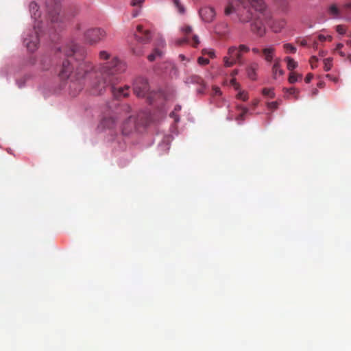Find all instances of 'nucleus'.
Instances as JSON below:
<instances>
[{
  "mask_svg": "<svg viewBox=\"0 0 351 351\" xmlns=\"http://www.w3.org/2000/svg\"><path fill=\"white\" fill-rule=\"evenodd\" d=\"M274 53L275 48L274 45L268 46L261 50L262 56H263L264 60L267 62H271L274 60Z\"/></svg>",
  "mask_w": 351,
  "mask_h": 351,
  "instance_id": "14",
  "label": "nucleus"
},
{
  "mask_svg": "<svg viewBox=\"0 0 351 351\" xmlns=\"http://www.w3.org/2000/svg\"><path fill=\"white\" fill-rule=\"evenodd\" d=\"M106 36V32L99 27L90 28L84 34V38L86 43L89 45H95L103 40Z\"/></svg>",
  "mask_w": 351,
  "mask_h": 351,
  "instance_id": "6",
  "label": "nucleus"
},
{
  "mask_svg": "<svg viewBox=\"0 0 351 351\" xmlns=\"http://www.w3.org/2000/svg\"><path fill=\"white\" fill-rule=\"evenodd\" d=\"M203 53H204V54L208 53V55H209V56L210 58L214 57V51H213V50L207 51L206 49H204Z\"/></svg>",
  "mask_w": 351,
  "mask_h": 351,
  "instance_id": "37",
  "label": "nucleus"
},
{
  "mask_svg": "<svg viewBox=\"0 0 351 351\" xmlns=\"http://www.w3.org/2000/svg\"><path fill=\"white\" fill-rule=\"evenodd\" d=\"M317 60L318 59L315 56L311 58L310 63L312 69H315L316 67V62H317Z\"/></svg>",
  "mask_w": 351,
  "mask_h": 351,
  "instance_id": "34",
  "label": "nucleus"
},
{
  "mask_svg": "<svg viewBox=\"0 0 351 351\" xmlns=\"http://www.w3.org/2000/svg\"><path fill=\"white\" fill-rule=\"evenodd\" d=\"M258 104V99H254L253 102H252V105H253V106L255 108L256 106H257Z\"/></svg>",
  "mask_w": 351,
  "mask_h": 351,
  "instance_id": "44",
  "label": "nucleus"
},
{
  "mask_svg": "<svg viewBox=\"0 0 351 351\" xmlns=\"http://www.w3.org/2000/svg\"><path fill=\"white\" fill-rule=\"evenodd\" d=\"M324 69L325 71H330L332 68V59L331 58H326L324 60Z\"/></svg>",
  "mask_w": 351,
  "mask_h": 351,
  "instance_id": "27",
  "label": "nucleus"
},
{
  "mask_svg": "<svg viewBox=\"0 0 351 351\" xmlns=\"http://www.w3.org/2000/svg\"><path fill=\"white\" fill-rule=\"evenodd\" d=\"M258 69V64L253 63L250 65L247 69V74L248 78L254 81L256 80V71Z\"/></svg>",
  "mask_w": 351,
  "mask_h": 351,
  "instance_id": "16",
  "label": "nucleus"
},
{
  "mask_svg": "<svg viewBox=\"0 0 351 351\" xmlns=\"http://www.w3.org/2000/svg\"><path fill=\"white\" fill-rule=\"evenodd\" d=\"M58 1H60V0H58Z\"/></svg>",
  "mask_w": 351,
  "mask_h": 351,
  "instance_id": "53",
  "label": "nucleus"
},
{
  "mask_svg": "<svg viewBox=\"0 0 351 351\" xmlns=\"http://www.w3.org/2000/svg\"><path fill=\"white\" fill-rule=\"evenodd\" d=\"M278 101H271L267 103V108L270 110H276L278 108Z\"/></svg>",
  "mask_w": 351,
  "mask_h": 351,
  "instance_id": "29",
  "label": "nucleus"
},
{
  "mask_svg": "<svg viewBox=\"0 0 351 351\" xmlns=\"http://www.w3.org/2000/svg\"><path fill=\"white\" fill-rule=\"evenodd\" d=\"M345 7L351 11V2L346 3Z\"/></svg>",
  "mask_w": 351,
  "mask_h": 351,
  "instance_id": "42",
  "label": "nucleus"
},
{
  "mask_svg": "<svg viewBox=\"0 0 351 351\" xmlns=\"http://www.w3.org/2000/svg\"><path fill=\"white\" fill-rule=\"evenodd\" d=\"M199 15L200 17L202 18V20H203L206 23H210L215 19V12L213 8L204 7L200 9Z\"/></svg>",
  "mask_w": 351,
  "mask_h": 351,
  "instance_id": "10",
  "label": "nucleus"
},
{
  "mask_svg": "<svg viewBox=\"0 0 351 351\" xmlns=\"http://www.w3.org/2000/svg\"><path fill=\"white\" fill-rule=\"evenodd\" d=\"M238 74V70H233L232 71L230 75L232 77L234 78V76Z\"/></svg>",
  "mask_w": 351,
  "mask_h": 351,
  "instance_id": "41",
  "label": "nucleus"
},
{
  "mask_svg": "<svg viewBox=\"0 0 351 351\" xmlns=\"http://www.w3.org/2000/svg\"><path fill=\"white\" fill-rule=\"evenodd\" d=\"M252 51H253L255 54H260L261 51L258 48L252 49Z\"/></svg>",
  "mask_w": 351,
  "mask_h": 351,
  "instance_id": "40",
  "label": "nucleus"
},
{
  "mask_svg": "<svg viewBox=\"0 0 351 351\" xmlns=\"http://www.w3.org/2000/svg\"><path fill=\"white\" fill-rule=\"evenodd\" d=\"M252 9L256 14L251 23V30L254 34L263 36L265 33V25L270 21V14L265 10L263 0H228L224 14L228 16L235 13L240 23H246L250 21L254 15Z\"/></svg>",
  "mask_w": 351,
  "mask_h": 351,
  "instance_id": "2",
  "label": "nucleus"
},
{
  "mask_svg": "<svg viewBox=\"0 0 351 351\" xmlns=\"http://www.w3.org/2000/svg\"><path fill=\"white\" fill-rule=\"evenodd\" d=\"M119 119L122 120L120 125V131L123 135L127 136L131 134L135 129L136 118L131 113L130 106L123 104L119 112Z\"/></svg>",
  "mask_w": 351,
  "mask_h": 351,
  "instance_id": "4",
  "label": "nucleus"
},
{
  "mask_svg": "<svg viewBox=\"0 0 351 351\" xmlns=\"http://www.w3.org/2000/svg\"><path fill=\"white\" fill-rule=\"evenodd\" d=\"M237 99H241L243 101H245L248 99L247 93L244 90H239V93L237 95Z\"/></svg>",
  "mask_w": 351,
  "mask_h": 351,
  "instance_id": "24",
  "label": "nucleus"
},
{
  "mask_svg": "<svg viewBox=\"0 0 351 351\" xmlns=\"http://www.w3.org/2000/svg\"><path fill=\"white\" fill-rule=\"evenodd\" d=\"M343 47V45L341 43H338L337 48H335V50L339 51Z\"/></svg>",
  "mask_w": 351,
  "mask_h": 351,
  "instance_id": "43",
  "label": "nucleus"
},
{
  "mask_svg": "<svg viewBox=\"0 0 351 351\" xmlns=\"http://www.w3.org/2000/svg\"><path fill=\"white\" fill-rule=\"evenodd\" d=\"M331 80L334 81V82H337V78L334 77V78L331 79Z\"/></svg>",
  "mask_w": 351,
  "mask_h": 351,
  "instance_id": "48",
  "label": "nucleus"
},
{
  "mask_svg": "<svg viewBox=\"0 0 351 351\" xmlns=\"http://www.w3.org/2000/svg\"><path fill=\"white\" fill-rule=\"evenodd\" d=\"M197 62H199V65H207L208 64V59L199 57V59H197Z\"/></svg>",
  "mask_w": 351,
  "mask_h": 351,
  "instance_id": "32",
  "label": "nucleus"
},
{
  "mask_svg": "<svg viewBox=\"0 0 351 351\" xmlns=\"http://www.w3.org/2000/svg\"><path fill=\"white\" fill-rule=\"evenodd\" d=\"M180 57L182 59H184V56L183 55H180Z\"/></svg>",
  "mask_w": 351,
  "mask_h": 351,
  "instance_id": "50",
  "label": "nucleus"
},
{
  "mask_svg": "<svg viewBox=\"0 0 351 351\" xmlns=\"http://www.w3.org/2000/svg\"><path fill=\"white\" fill-rule=\"evenodd\" d=\"M180 109H181L180 106L178 105L176 106V108H174V111H179V110H180Z\"/></svg>",
  "mask_w": 351,
  "mask_h": 351,
  "instance_id": "45",
  "label": "nucleus"
},
{
  "mask_svg": "<svg viewBox=\"0 0 351 351\" xmlns=\"http://www.w3.org/2000/svg\"><path fill=\"white\" fill-rule=\"evenodd\" d=\"M117 119H119V117H117V115H110L108 117H106L103 118L102 121H101V125H102L103 128L106 129H116L117 125Z\"/></svg>",
  "mask_w": 351,
  "mask_h": 351,
  "instance_id": "11",
  "label": "nucleus"
},
{
  "mask_svg": "<svg viewBox=\"0 0 351 351\" xmlns=\"http://www.w3.org/2000/svg\"><path fill=\"white\" fill-rule=\"evenodd\" d=\"M319 54H320V56H321L322 57H323V56H325V52H324V51H320V53H319Z\"/></svg>",
  "mask_w": 351,
  "mask_h": 351,
  "instance_id": "47",
  "label": "nucleus"
},
{
  "mask_svg": "<svg viewBox=\"0 0 351 351\" xmlns=\"http://www.w3.org/2000/svg\"><path fill=\"white\" fill-rule=\"evenodd\" d=\"M337 32L339 34L343 35L346 33V27L344 25H339L337 27Z\"/></svg>",
  "mask_w": 351,
  "mask_h": 351,
  "instance_id": "30",
  "label": "nucleus"
},
{
  "mask_svg": "<svg viewBox=\"0 0 351 351\" xmlns=\"http://www.w3.org/2000/svg\"><path fill=\"white\" fill-rule=\"evenodd\" d=\"M224 66L229 68L239 64L242 65L241 53L235 47H231L228 50V56L223 58Z\"/></svg>",
  "mask_w": 351,
  "mask_h": 351,
  "instance_id": "7",
  "label": "nucleus"
},
{
  "mask_svg": "<svg viewBox=\"0 0 351 351\" xmlns=\"http://www.w3.org/2000/svg\"><path fill=\"white\" fill-rule=\"evenodd\" d=\"M171 116H174V112H171Z\"/></svg>",
  "mask_w": 351,
  "mask_h": 351,
  "instance_id": "51",
  "label": "nucleus"
},
{
  "mask_svg": "<svg viewBox=\"0 0 351 351\" xmlns=\"http://www.w3.org/2000/svg\"><path fill=\"white\" fill-rule=\"evenodd\" d=\"M174 6L178 9V12L182 14L184 12V8L182 4L180 2V0H173Z\"/></svg>",
  "mask_w": 351,
  "mask_h": 351,
  "instance_id": "25",
  "label": "nucleus"
},
{
  "mask_svg": "<svg viewBox=\"0 0 351 351\" xmlns=\"http://www.w3.org/2000/svg\"><path fill=\"white\" fill-rule=\"evenodd\" d=\"M284 49L287 53H295L297 51V48L293 46L291 43H285L283 45Z\"/></svg>",
  "mask_w": 351,
  "mask_h": 351,
  "instance_id": "23",
  "label": "nucleus"
},
{
  "mask_svg": "<svg viewBox=\"0 0 351 351\" xmlns=\"http://www.w3.org/2000/svg\"><path fill=\"white\" fill-rule=\"evenodd\" d=\"M328 38L330 39V40H331V36H328Z\"/></svg>",
  "mask_w": 351,
  "mask_h": 351,
  "instance_id": "52",
  "label": "nucleus"
},
{
  "mask_svg": "<svg viewBox=\"0 0 351 351\" xmlns=\"http://www.w3.org/2000/svg\"><path fill=\"white\" fill-rule=\"evenodd\" d=\"M262 94H263L265 97H268L271 99H273L275 97L273 88H265L262 89Z\"/></svg>",
  "mask_w": 351,
  "mask_h": 351,
  "instance_id": "22",
  "label": "nucleus"
},
{
  "mask_svg": "<svg viewBox=\"0 0 351 351\" xmlns=\"http://www.w3.org/2000/svg\"><path fill=\"white\" fill-rule=\"evenodd\" d=\"M285 62L287 63V69L288 71H293L298 67V62L294 60L290 56H287L285 58Z\"/></svg>",
  "mask_w": 351,
  "mask_h": 351,
  "instance_id": "18",
  "label": "nucleus"
},
{
  "mask_svg": "<svg viewBox=\"0 0 351 351\" xmlns=\"http://www.w3.org/2000/svg\"><path fill=\"white\" fill-rule=\"evenodd\" d=\"M47 8H48L49 18L44 21L37 3L34 1L29 3V9L30 16H32V20H34V29L26 35L25 40H23V43H25L27 49L30 51L33 52L36 50L39 44V31L44 26L50 25L49 27L55 29V31L62 27L61 24L63 23V16L60 15V5L59 3H56L53 7L47 5Z\"/></svg>",
  "mask_w": 351,
  "mask_h": 351,
  "instance_id": "3",
  "label": "nucleus"
},
{
  "mask_svg": "<svg viewBox=\"0 0 351 351\" xmlns=\"http://www.w3.org/2000/svg\"><path fill=\"white\" fill-rule=\"evenodd\" d=\"M133 53L136 56H141L142 54V51L140 49H136L133 48Z\"/></svg>",
  "mask_w": 351,
  "mask_h": 351,
  "instance_id": "38",
  "label": "nucleus"
},
{
  "mask_svg": "<svg viewBox=\"0 0 351 351\" xmlns=\"http://www.w3.org/2000/svg\"><path fill=\"white\" fill-rule=\"evenodd\" d=\"M327 39V37L323 35L318 36V40L324 42Z\"/></svg>",
  "mask_w": 351,
  "mask_h": 351,
  "instance_id": "39",
  "label": "nucleus"
},
{
  "mask_svg": "<svg viewBox=\"0 0 351 351\" xmlns=\"http://www.w3.org/2000/svg\"><path fill=\"white\" fill-rule=\"evenodd\" d=\"M237 110H241V112L239 115H237V117L236 118V120L237 121H244L245 116L248 112L247 108L244 107V106H241V105H237Z\"/></svg>",
  "mask_w": 351,
  "mask_h": 351,
  "instance_id": "19",
  "label": "nucleus"
},
{
  "mask_svg": "<svg viewBox=\"0 0 351 351\" xmlns=\"http://www.w3.org/2000/svg\"><path fill=\"white\" fill-rule=\"evenodd\" d=\"M99 60H110V54L107 51H100L99 53Z\"/></svg>",
  "mask_w": 351,
  "mask_h": 351,
  "instance_id": "26",
  "label": "nucleus"
},
{
  "mask_svg": "<svg viewBox=\"0 0 351 351\" xmlns=\"http://www.w3.org/2000/svg\"><path fill=\"white\" fill-rule=\"evenodd\" d=\"M181 33L184 37L177 39L176 41L177 46H181L184 43H189L193 46V47H197V46L199 44V39L196 35L192 34V28L191 26L184 25L180 28Z\"/></svg>",
  "mask_w": 351,
  "mask_h": 351,
  "instance_id": "5",
  "label": "nucleus"
},
{
  "mask_svg": "<svg viewBox=\"0 0 351 351\" xmlns=\"http://www.w3.org/2000/svg\"><path fill=\"white\" fill-rule=\"evenodd\" d=\"M144 0H131V6H141L143 3Z\"/></svg>",
  "mask_w": 351,
  "mask_h": 351,
  "instance_id": "31",
  "label": "nucleus"
},
{
  "mask_svg": "<svg viewBox=\"0 0 351 351\" xmlns=\"http://www.w3.org/2000/svg\"><path fill=\"white\" fill-rule=\"evenodd\" d=\"M283 91L285 92V98L289 99V96L291 95L294 97L295 99H298L299 97V90H297L295 88H283Z\"/></svg>",
  "mask_w": 351,
  "mask_h": 351,
  "instance_id": "17",
  "label": "nucleus"
},
{
  "mask_svg": "<svg viewBox=\"0 0 351 351\" xmlns=\"http://www.w3.org/2000/svg\"><path fill=\"white\" fill-rule=\"evenodd\" d=\"M284 75L285 71L281 68L280 59H275L273 66H271V75H273V78L277 80L278 76H283Z\"/></svg>",
  "mask_w": 351,
  "mask_h": 351,
  "instance_id": "13",
  "label": "nucleus"
},
{
  "mask_svg": "<svg viewBox=\"0 0 351 351\" xmlns=\"http://www.w3.org/2000/svg\"><path fill=\"white\" fill-rule=\"evenodd\" d=\"M326 77H327V78H328V79H330V80H332V79H333V78H334V77H332V75H330V74L326 75Z\"/></svg>",
  "mask_w": 351,
  "mask_h": 351,
  "instance_id": "46",
  "label": "nucleus"
},
{
  "mask_svg": "<svg viewBox=\"0 0 351 351\" xmlns=\"http://www.w3.org/2000/svg\"><path fill=\"white\" fill-rule=\"evenodd\" d=\"M162 53H163L161 50L156 48L154 49L153 53L147 56V60H149L150 62H153L156 60L157 58H160Z\"/></svg>",
  "mask_w": 351,
  "mask_h": 351,
  "instance_id": "20",
  "label": "nucleus"
},
{
  "mask_svg": "<svg viewBox=\"0 0 351 351\" xmlns=\"http://www.w3.org/2000/svg\"><path fill=\"white\" fill-rule=\"evenodd\" d=\"M238 51H239L241 53H243V52H248L249 51V48L247 47V45H239V47L237 48Z\"/></svg>",
  "mask_w": 351,
  "mask_h": 351,
  "instance_id": "33",
  "label": "nucleus"
},
{
  "mask_svg": "<svg viewBox=\"0 0 351 351\" xmlns=\"http://www.w3.org/2000/svg\"><path fill=\"white\" fill-rule=\"evenodd\" d=\"M302 77V76L300 74H298L295 72H291L289 77H288V82H289L290 84H295L298 81V80H301Z\"/></svg>",
  "mask_w": 351,
  "mask_h": 351,
  "instance_id": "21",
  "label": "nucleus"
},
{
  "mask_svg": "<svg viewBox=\"0 0 351 351\" xmlns=\"http://www.w3.org/2000/svg\"><path fill=\"white\" fill-rule=\"evenodd\" d=\"M57 50L60 53L63 51L66 57L74 56L76 60L80 61L74 75H72L73 67L69 60L62 62V68L59 72V76L62 80H70V94L73 97H75L83 88L82 80H84V84L92 89V94L101 95L107 88H110L113 97L117 99L128 96L129 86L120 88L114 87L118 82L116 73H123L126 69V65L119 58L114 57L110 59V61L104 64H99V67L96 68L90 62L84 59L86 52L84 49L80 48L74 43L69 44L63 49L58 48Z\"/></svg>",
  "mask_w": 351,
  "mask_h": 351,
  "instance_id": "1",
  "label": "nucleus"
},
{
  "mask_svg": "<svg viewBox=\"0 0 351 351\" xmlns=\"http://www.w3.org/2000/svg\"><path fill=\"white\" fill-rule=\"evenodd\" d=\"M184 83L186 84H197L201 86V88L199 89V93H203L204 89L205 88V84L204 80L197 75H189L184 79Z\"/></svg>",
  "mask_w": 351,
  "mask_h": 351,
  "instance_id": "12",
  "label": "nucleus"
},
{
  "mask_svg": "<svg viewBox=\"0 0 351 351\" xmlns=\"http://www.w3.org/2000/svg\"><path fill=\"white\" fill-rule=\"evenodd\" d=\"M313 78V75L311 73H308L306 77L304 78V81L306 83L308 84L311 82V80Z\"/></svg>",
  "mask_w": 351,
  "mask_h": 351,
  "instance_id": "36",
  "label": "nucleus"
},
{
  "mask_svg": "<svg viewBox=\"0 0 351 351\" xmlns=\"http://www.w3.org/2000/svg\"><path fill=\"white\" fill-rule=\"evenodd\" d=\"M230 84L237 90H240V84L237 82V80L234 77H232Z\"/></svg>",
  "mask_w": 351,
  "mask_h": 351,
  "instance_id": "28",
  "label": "nucleus"
},
{
  "mask_svg": "<svg viewBox=\"0 0 351 351\" xmlns=\"http://www.w3.org/2000/svg\"><path fill=\"white\" fill-rule=\"evenodd\" d=\"M328 13L334 19H338L341 16V10L335 4H332L328 7Z\"/></svg>",
  "mask_w": 351,
  "mask_h": 351,
  "instance_id": "15",
  "label": "nucleus"
},
{
  "mask_svg": "<svg viewBox=\"0 0 351 351\" xmlns=\"http://www.w3.org/2000/svg\"><path fill=\"white\" fill-rule=\"evenodd\" d=\"M213 94L215 96L221 95V92L220 90V88L217 87V86H214L213 88Z\"/></svg>",
  "mask_w": 351,
  "mask_h": 351,
  "instance_id": "35",
  "label": "nucleus"
},
{
  "mask_svg": "<svg viewBox=\"0 0 351 351\" xmlns=\"http://www.w3.org/2000/svg\"><path fill=\"white\" fill-rule=\"evenodd\" d=\"M340 54H341V56L342 57H344V56H345V54H344L343 52H341V51L340 52Z\"/></svg>",
  "mask_w": 351,
  "mask_h": 351,
  "instance_id": "49",
  "label": "nucleus"
},
{
  "mask_svg": "<svg viewBox=\"0 0 351 351\" xmlns=\"http://www.w3.org/2000/svg\"><path fill=\"white\" fill-rule=\"evenodd\" d=\"M137 33L134 35L136 39L140 43H147L150 40L151 35L149 30H144L143 27L141 25H138Z\"/></svg>",
  "mask_w": 351,
  "mask_h": 351,
  "instance_id": "9",
  "label": "nucleus"
},
{
  "mask_svg": "<svg viewBox=\"0 0 351 351\" xmlns=\"http://www.w3.org/2000/svg\"><path fill=\"white\" fill-rule=\"evenodd\" d=\"M133 91L136 97H143L146 96L148 91H149V86L147 80L144 77L136 79L133 83Z\"/></svg>",
  "mask_w": 351,
  "mask_h": 351,
  "instance_id": "8",
  "label": "nucleus"
}]
</instances>
